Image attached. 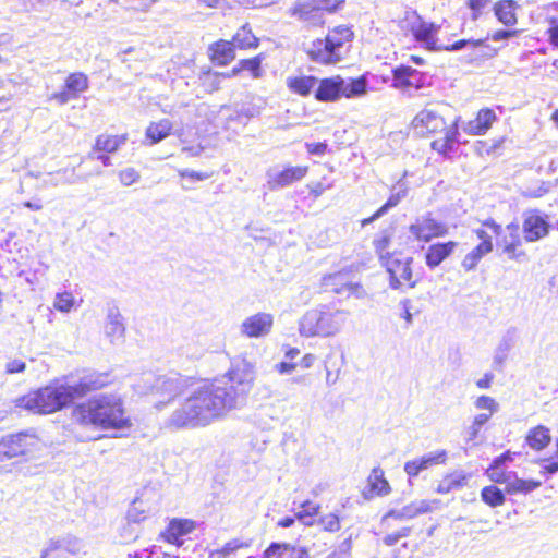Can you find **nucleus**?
I'll list each match as a JSON object with an SVG mask.
<instances>
[{
  "label": "nucleus",
  "mask_w": 558,
  "mask_h": 558,
  "mask_svg": "<svg viewBox=\"0 0 558 558\" xmlns=\"http://www.w3.org/2000/svg\"><path fill=\"white\" fill-rule=\"evenodd\" d=\"M307 166H272L266 170V183L264 187L269 191L286 189L301 181L307 174Z\"/></svg>",
  "instance_id": "obj_10"
},
{
  "label": "nucleus",
  "mask_w": 558,
  "mask_h": 558,
  "mask_svg": "<svg viewBox=\"0 0 558 558\" xmlns=\"http://www.w3.org/2000/svg\"><path fill=\"white\" fill-rule=\"evenodd\" d=\"M88 78L82 72L70 74L64 83L61 92L54 93L51 99L56 100L59 105H65L70 100L77 99L80 94L87 90Z\"/></svg>",
  "instance_id": "obj_18"
},
{
  "label": "nucleus",
  "mask_w": 558,
  "mask_h": 558,
  "mask_svg": "<svg viewBox=\"0 0 558 558\" xmlns=\"http://www.w3.org/2000/svg\"><path fill=\"white\" fill-rule=\"evenodd\" d=\"M457 246L458 243L454 241L429 245L425 255L426 265L430 269L439 266L447 257L453 253Z\"/></svg>",
  "instance_id": "obj_29"
},
{
  "label": "nucleus",
  "mask_w": 558,
  "mask_h": 558,
  "mask_svg": "<svg viewBox=\"0 0 558 558\" xmlns=\"http://www.w3.org/2000/svg\"><path fill=\"white\" fill-rule=\"evenodd\" d=\"M349 317L344 310L330 311L323 306L308 310L299 322V331L303 337L328 338L337 335Z\"/></svg>",
  "instance_id": "obj_4"
},
{
  "label": "nucleus",
  "mask_w": 558,
  "mask_h": 558,
  "mask_svg": "<svg viewBox=\"0 0 558 558\" xmlns=\"http://www.w3.org/2000/svg\"><path fill=\"white\" fill-rule=\"evenodd\" d=\"M106 373H88L77 383L50 385L29 392L16 400V407L33 413L49 414L70 405L75 399L99 390L109 384Z\"/></svg>",
  "instance_id": "obj_2"
},
{
  "label": "nucleus",
  "mask_w": 558,
  "mask_h": 558,
  "mask_svg": "<svg viewBox=\"0 0 558 558\" xmlns=\"http://www.w3.org/2000/svg\"><path fill=\"white\" fill-rule=\"evenodd\" d=\"M289 543L272 542L264 551L263 558H281L284 557Z\"/></svg>",
  "instance_id": "obj_50"
},
{
  "label": "nucleus",
  "mask_w": 558,
  "mask_h": 558,
  "mask_svg": "<svg viewBox=\"0 0 558 558\" xmlns=\"http://www.w3.org/2000/svg\"><path fill=\"white\" fill-rule=\"evenodd\" d=\"M140 178V172L132 167L125 168L119 172V180L124 186H131L136 183Z\"/></svg>",
  "instance_id": "obj_52"
},
{
  "label": "nucleus",
  "mask_w": 558,
  "mask_h": 558,
  "mask_svg": "<svg viewBox=\"0 0 558 558\" xmlns=\"http://www.w3.org/2000/svg\"><path fill=\"white\" fill-rule=\"evenodd\" d=\"M446 478L449 484H452V489L460 488L466 483V476L462 473L450 474Z\"/></svg>",
  "instance_id": "obj_64"
},
{
  "label": "nucleus",
  "mask_w": 558,
  "mask_h": 558,
  "mask_svg": "<svg viewBox=\"0 0 558 558\" xmlns=\"http://www.w3.org/2000/svg\"><path fill=\"white\" fill-rule=\"evenodd\" d=\"M84 548L78 537L68 534L49 539L41 550L40 558H62L64 553L76 555Z\"/></svg>",
  "instance_id": "obj_16"
},
{
  "label": "nucleus",
  "mask_w": 558,
  "mask_h": 558,
  "mask_svg": "<svg viewBox=\"0 0 558 558\" xmlns=\"http://www.w3.org/2000/svg\"><path fill=\"white\" fill-rule=\"evenodd\" d=\"M319 524L325 531L337 532L340 530V520L333 513L326 514L319 519Z\"/></svg>",
  "instance_id": "obj_54"
},
{
  "label": "nucleus",
  "mask_w": 558,
  "mask_h": 558,
  "mask_svg": "<svg viewBox=\"0 0 558 558\" xmlns=\"http://www.w3.org/2000/svg\"><path fill=\"white\" fill-rule=\"evenodd\" d=\"M482 500L490 507H498L505 504L504 493L494 485L486 486L481 492Z\"/></svg>",
  "instance_id": "obj_43"
},
{
  "label": "nucleus",
  "mask_w": 558,
  "mask_h": 558,
  "mask_svg": "<svg viewBox=\"0 0 558 558\" xmlns=\"http://www.w3.org/2000/svg\"><path fill=\"white\" fill-rule=\"evenodd\" d=\"M513 345L512 337L507 335L499 342L494 356V365L501 366L507 359L508 352Z\"/></svg>",
  "instance_id": "obj_44"
},
{
  "label": "nucleus",
  "mask_w": 558,
  "mask_h": 558,
  "mask_svg": "<svg viewBox=\"0 0 558 558\" xmlns=\"http://www.w3.org/2000/svg\"><path fill=\"white\" fill-rule=\"evenodd\" d=\"M172 126V122L169 119L151 122L145 132L146 138L149 140V145L157 144L170 135Z\"/></svg>",
  "instance_id": "obj_35"
},
{
  "label": "nucleus",
  "mask_w": 558,
  "mask_h": 558,
  "mask_svg": "<svg viewBox=\"0 0 558 558\" xmlns=\"http://www.w3.org/2000/svg\"><path fill=\"white\" fill-rule=\"evenodd\" d=\"M459 122L460 117L456 118L454 122L450 128L446 126L445 131V140L453 147V145L458 142L459 137Z\"/></svg>",
  "instance_id": "obj_58"
},
{
  "label": "nucleus",
  "mask_w": 558,
  "mask_h": 558,
  "mask_svg": "<svg viewBox=\"0 0 558 558\" xmlns=\"http://www.w3.org/2000/svg\"><path fill=\"white\" fill-rule=\"evenodd\" d=\"M483 226L489 228L498 236L497 245L502 248V252L510 259H518L520 256L525 255L522 251L518 252V248L522 245L523 236L520 233V225L517 221L508 223L505 229L493 219L485 220Z\"/></svg>",
  "instance_id": "obj_8"
},
{
  "label": "nucleus",
  "mask_w": 558,
  "mask_h": 558,
  "mask_svg": "<svg viewBox=\"0 0 558 558\" xmlns=\"http://www.w3.org/2000/svg\"><path fill=\"white\" fill-rule=\"evenodd\" d=\"M391 240V234L388 231H383L373 242L375 252L378 254L381 264L385 262L388 255H391L387 252Z\"/></svg>",
  "instance_id": "obj_45"
},
{
  "label": "nucleus",
  "mask_w": 558,
  "mask_h": 558,
  "mask_svg": "<svg viewBox=\"0 0 558 558\" xmlns=\"http://www.w3.org/2000/svg\"><path fill=\"white\" fill-rule=\"evenodd\" d=\"M408 193L409 184L402 179L399 180L392 186L390 196L388 197L387 202L380 208H378L372 217L364 219L362 225L365 226L369 222H373L387 214L391 208L396 207L403 198H405Z\"/></svg>",
  "instance_id": "obj_25"
},
{
  "label": "nucleus",
  "mask_w": 558,
  "mask_h": 558,
  "mask_svg": "<svg viewBox=\"0 0 558 558\" xmlns=\"http://www.w3.org/2000/svg\"><path fill=\"white\" fill-rule=\"evenodd\" d=\"M412 128L416 134L424 136L446 130V121L436 110L425 108L414 117Z\"/></svg>",
  "instance_id": "obj_17"
},
{
  "label": "nucleus",
  "mask_w": 558,
  "mask_h": 558,
  "mask_svg": "<svg viewBox=\"0 0 558 558\" xmlns=\"http://www.w3.org/2000/svg\"><path fill=\"white\" fill-rule=\"evenodd\" d=\"M106 338L112 344H121L125 339V324L118 306H110L104 325Z\"/></svg>",
  "instance_id": "obj_19"
},
{
  "label": "nucleus",
  "mask_w": 558,
  "mask_h": 558,
  "mask_svg": "<svg viewBox=\"0 0 558 558\" xmlns=\"http://www.w3.org/2000/svg\"><path fill=\"white\" fill-rule=\"evenodd\" d=\"M262 59L259 57H255L252 59H244L239 62L241 71L247 70L252 73L254 78H259L263 75V71L260 69Z\"/></svg>",
  "instance_id": "obj_48"
},
{
  "label": "nucleus",
  "mask_w": 558,
  "mask_h": 558,
  "mask_svg": "<svg viewBox=\"0 0 558 558\" xmlns=\"http://www.w3.org/2000/svg\"><path fill=\"white\" fill-rule=\"evenodd\" d=\"M422 74L409 65H400L392 70L393 86L397 88L415 87L421 85Z\"/></svg>",
  "instance_id": "obj_28"
},
{
  "label": "nucleus",
  "mask_w": 558,
  "mask_h": 558,
  "mask_svg": "<svg viewBox=\"0 0 558 558\" xmlns=\"http://www.w3.org/2000/svg\"><path fill=\"white\" fill-rule=\"evenodd\" d=\"M125 136L99 135L96 138L94 150L111 154L117 151L119 147L125 143Z\"/></svg>",
  "instance_id": "obj_40"
},
{
  "label": "nucleus",
  "mask_w": 558,
  "mask_h": 558,
  "mask_svg": "<svg viewBox=\"0 0 558 558\" xmlns=\"http://www.w3.org/2000/svg\"><path fill=\"white\" fill-rule=\"evenodd\" d=\"M72 415L82 425H94L105 429L129 425L122 401L114 395H99L82 402L74 408Z\"/></svg>",
  "instance_id": "obj_3"
},
{
  "label": "nucleus",
  "mask_w": 558,
  "mask_h": 558,
  "mask_svg": "<svg viewBox=\"0 0 558 558\" xmlns=\"http://www.w3.org/2000/svg\"><path fill=\"white\" fill-rule=\"evenodd\" d=\"M255 380V366L236 360L222 377L195 389L171 412L166 425L174 429L198 428L211 424L241 407Z\"/></svg>",
  "instance_id": "obj_1"
},
{
  "label": "nucleus",
  "mask_w": 558,
  "mask_h": 558,
  "mask_svg": "<svg viewBox=\"0 0 558 558\" xmlns=\"http://www.w3.org/2000/svg\"><path fill=\"white\" fill-rule=\"evenodd\" d=\"M288 13L311 26H318L324 23V13L317 10L313 0L298 1L288 10Z\"/></svg>",
  "instance_id": "obj_21"
},
{
  "label": "nucleus",
  "mask_w": 558,
  "mask_h": 558,
  "mask_svg": "<svg viewBox=\"0 0 558 558\" xmlns=\"http://www.w3.org/2000/svg\"><path fill=\"white\" fill-rule=\"evenodd\" d=\"M313 2L314 5L317 7V10L323 13L324 11L335 12L344 0H313Z\"/></svg>",
  "instance_id": "obj_57"
},
{
  "label": "nucleus",
  "mask_w": 558,
  "mask_h": 558,
  "mask_svg": "<svg viewBox=\"0 0 558 558\" xmlns=\"http://www.w3.org/2000/svg\"><path fill=\"white\" fill-rule=\"evenodd\" d=\"M517 4L513 0H502L495 4V15L505 25L511 26L517 23Z\"/></svg>",
  "instance_id": "obj_38"
},
{
  "label": "nucleus",
  "mask_w": 558,
  "mask_h": 558,
  "mask_svg": "<svg viewBox=\"0 0 558 558\" xmlns=\"http://www.w3.org/2000/svg\"><path fill=\"white\" fill-rule=\"evenodd\" d=\"M288 13L311 26H318L324 23V13L317 10L313 0L298 1L288 10Z\"/></svg>",
  "instance_id": "obj_22"
},
{
  "label": "nucleus",
  "mask_w": 558,
  "mask_h": 558,
  "mask_svg": "<svg viewBox=\"0 0 558 558\" xmlns=\"http://www.w3.org/2000/svg\"><path fill=\"white\" fill-rule=\"evenodd\" d=\"M509 472L510 471L504 470L502 466L495 468V464H490L487 469V475L489 478L499 484H506Z\"/></svg>",
  "instance_id": "obj_55"
},
{
  "label": "nucleus",
  "mask_w": 558,
  "mask_h": 558,
  "mask_svg": "<svg viewBox=\"0 0 558 558\" xmlns=\"http://www.w3.org/2000/svg\"><path fill=\"white\" fill-rule=\"evenodd\" d=\"M307 54L311 60L323 64L336 63L341 59L340 52L331 47L326 38L314 40L307 49Z\"/></svg>",
  "instance_id": "obj_24"
},
{
  "label": "nucleus",
  "mask_w": 558,
  "mask_h": 558,
  "mask_svg": "<svg viewBox=\"0 0 558 558\" xmlns=\"http://www.w3.org/2000/svg\"><path fill=\"white\" fill-rule=\"evenodd\" d=\"M196 527V523L189 519H172L167 529V539L172 544L180 545V538L190 534Z\"/></svg>",
  "instance_id": "obj_33"
},
{
  "label": "nucleus",
  "mask_w": 558,
  "mask_h": 558,
  "mask_svg": "<svg viewBox=\"0 0 558 558\" xmlns=\"http://www.w3.org/2000/svg\"><path fill=\"white\" fill-rule=\"evenodd\" d=\"M353 37V32L344 25H340L333 28L327 36L326 39L329 41V45L333 47L338 52L343 47L345 43L351 41Z\"/></svg>",
  "instance_id": "obj_41"
},
{
  "label": "nucleus",
  "mask_w": 558,
  "mask_h": 558,
  "mask_svg": "<svg viewBox=\"0 0 558 558\" xmlns=\"http://www.w3.org/2000/svg\"><path fill=\"white\" fill-rule=\"evenodd\" d=\"M497 117L489 108L481 109L475 119L461 125L462 130L470 135H484L492 126Z\"/></svg>",
  "instance_id": "obj_26"
},
{
  "label": "nucleus",
  "mask_w": 558,
  "mask_h": 558,
  "mask_svg": "<svg viewBox=\"0 0 558 558\" xmlns=\"http://www.w3.org/2000/svg\"><path fill=\"white\" fill-rule=\"evenodd\" d=\"M489 418H490V414H486V413L477 414L474 417L472 424L468 428V432H466L468 433V438H466V440L468 441H473L478 436V433H480L482 426L484 424H486Z\"/></svg>",
  "instance_id": "obj_47"
},
{
  "label": "nucleus",
  "mask_w": 558,
  "mask_h": 558,
  "mask_svg": "<svg viewBox=\"0 0 558 558\" xmlns=\"http://www.w3.org/2000/svg\"><path fill=\"white\" fill-rule=\"evenodd\" d=\"M26 369V363L21 359H13L7 362L5 373L17 374L23 373Z\"/></svg>",
  "instance_id": "obj_59"
},
{
  "label": "nucleus",
  "mask_w": 558,
  "mask_h": 558,
  "mask_svg": "<svg viewBox=\"0 0 558 558\" xmlns=\"http://www.w3.org/2000/svg\"><path fill=\"white\" fill-rule=\"evenodd\" d=\"M492 251L493 243H480L464 256L461 266L464 268L465 271H471L475 269L480 260Z\"/></svg>",
  "instance_id": "obj_37"
},
{
  "label": "nucleus",
  "mask_w": 558,
  "mask_h": 558,
  "mask_svg": "<svg viewBox=\"0 0 558 558\" xmlns=\"http://www.w3.org/2000/svg\"><path fill=\"white\" fill-rule=\"evenodd\" d=\"M447 461V451L441 449L435 452H428L420 458L408 461L404 464V472L409 477L417 476L422 471L433 465L444 464Z\"/></svg>",
  "instance_id": "obj_23"
},
{
  "label": "nucleus",
  "mask_w": 558,
  "mask_h": 558,
  "mask_svg": "<svg viewBox=\"0 0 558 558\" xmlns=\"http://www.w3.org/2000/svg\"><path fill=\"white\" fill-rule=\"evenodd\" d=\"M186 380L179 374L155 377L150 385V395L155 397V408L160 410L175 397L183 393Z\"/></svg>",
  "instance_id": "obj_9"
},
{
  "label": "nucleus",
  "mask_w": 558,
  "mask_h": 558,
  "mask_svg": "<svg viewBox=\"0 0 558 558\" xmlns=\"http://www.w3.org/2000/svg\"><path fill=\"white\" fill-rule=\"evenodd\" d=\"M318 83V78L313 75H296V76H288L286 80V84L288 89L302 97H306L311 95L312 92L315 93V87Z\"/></svg>",
  "instance_id": "obj_30"
},
{
  "label": "nucleus",
  "mask_w": 558,
  "mask_h": 558,
  "mask_svg": "<svg viewBox=\"0 0 558 558\" xmlns=\"http://www.w3.org/2000/svg\"><path fill=\"white\" fill-rule=\"evenodd\" d=\"M551 440L549 429L543 425H538L527 433L525 437L526 444L536 451L547 447Z\"/></svg>",
  "instance_id": "obj_36"
},
{
  "label": "nucleus",
  "mask_w": 558,
  "mask_h": 558,
  "mask_svg": "<svg viewBox=\"0 0 558 558\" xmlns=\"http://www.w3.org/2000/svg\"><path fill=\"white\" fill-rule=\"evenodd\" d=\"M484 43H485L484 39H477V40H474V39H461V40H458V41L453 43L450 46H442V50L459 51V50H462L465 47L476 48V47L483 46Z\"/></svg>",
  "instance_id": "obj_53"
},
{
  "label": "nucleus",
  "mask_w": 558,
  "mask_h": 558,
  "mask_svg": "<svg viewBox=\"0 0 558 558\" xmlns=\"http://www.w3.org/2000/svg\"><path fill=\"white\" fill-rule=\"evenodd\" d=\"M232 43L235 48L251 49L258 46V38L252 33L248 24H245L232 37Z\"/></svg>",
  "instance_id": "obj_39"
},
{
  "label": "nucleus",
  "mask_w": 558,
  "mask_h": 558,
  "mask_svg": "<svg viewBox=\"0 0 558 558\" xmlns=\"http://www.w3.org/2000/svg\"><path fill=\"white\" fill-rule=\"evenodd\" d=\"M474 405L478 410H488L487 414H490V416L494 413H496L498 411V409H499V405L496 402V400L494 398H492V397H488V396H481V397H478L475 400Z\"/></svg>",
  "instance_id": "obj_51"
},
{
  "label": "nucleus",
  "mask_w": 558,
  "mask_h": 558,
  "mask_svg": "<svg viewBox=\"0 0 558 558\" xmlns=\"http://www.w3.org/2000/svg\"><path fill=\"white\" fill-rule=\"evenodd\" d=\"M307 153L311 155L323 156L327 151L326 143H306Z\"/></svg>",
  "instance_id": "obj_63"
},
{
  "label": "nucleus",
  "mask_w": 558,
  "mask_h": 558,
  "mask_svg": "<svg viewBox=\"0 0 558 558\" xmlns=\"http://www.w3.org/2000/svg\"><path fill=\"white\" fill-rule=\"evenodd\" d=\"M547 23L546 34L548 35V40L553 46L558 47V16L548 17Z\"/></svg>",
  "instance_id": "obj_56"
},
{
  "label": "nucleus",
  "mask_w": 558,
  "mask_h": 558,
  "mask_svg": "<svg viewBox=\"0 0 558 558\" xmlns=\"http://www.w3.org/2000/svg\"><path fill=\"white\" fill-rule=\"evenodd\" d=\"M412 257H401L399 255H388L383 266L389 274V287L393 290L404 291L416 286L417 280L413 279Z\"/></svg>",
  "instance_id": "obj_7"
},
{
  "label": "nucleus",
  "mask_w": 558,
  "mask_h": 558,
  "mask_svg": "<svg viewBox=\"0 0 558 558\" xmlns=\"http://www.w3.org/2000/svg\"><path fill=\"white\" fill-rule=\"evenodd\" d=\"M232 40H219L210 45L211 60L218 65H227L235 58Z\"/></svg>",
  "instance_id": "obj_34"
},
{
  "label": "nucleus",
  "mask_w": 558,
  "mask_h": 558,
  "mask_svg": "<svg viewBox=\"0 0 558 558\" xmlns=\"http://www.w3.org/2000/svg\"><path fill=\"white\" fill-rule=\"evenodd\" d=\"M74 305V298L70 292L58 293L54 298L53 306L56 310L68 313Z\"/></svg>",
  "instance_id": "obj_49"
},
{
  "label": "nucleus",
  "mask_w": 558,
  "mask_h": 558,
  "mask_svg": "<svg viewBox=\"0 0 558 558\" xmlns=\"http://www.w3.org/2000/svg\"><path fill=\"white\" fill-rule=\"evenodd\" d=\"M432 510L430 504L427 500H416L413 501L403 508L397 510H389L383 518V520L387 519H396V520H410L418 514L427 513Z\"/></svg>",
  "instance_id": "obj_27"
},
{
  "label": "nucleus",
  "mask_w": 558,
  "mask_h": 558,
  "mask_svg": "<svg viewBox=\"0 0 558 558\" xmlns=\"http://www.w3.org/2000/svg\"><path fill=\"white\" fill-rule=\"evenodd\" d=\"M322 286L326 292L335 294L353 295L356 299H363L366 295L364 288L359 282H352L349 279L348 272L340 271L325 276Z\"/></svg>",
  "instance_id": "obj_14"
},
{
  "label": "nucleus",
  "mask_w": 558,
  "mask_h": 558,
  "mask_svg": "<svg viewBox=\"0 0 558 558\" xmlns=\"http://www.w3.org/2000/svg\"><path fill=\"white\" fill-rule=\"evenodd\" d=\"M522 236L527 243H534L546 238L551 229L548 215L539 209H525L522 215Z\"/></svg>",
  "instance_id": "obj_11"
},
{
  "label": "nucleus",
  "mask_w": 558,
  "mask_h": 558,
  "mask_svg": "<svg viewBox=\"0 0 558 558\" xmlns=\"http://www.w3.org/2000/svg\"><path fill=\"white\" fill-rule=\"evenodd\" d=\"M542 485L541 482L534 480L520 478L515 472L511 471L508 474V480L505 484L506 493L514 494H529Z\"/></svg>",
  "instance_id": "obj_32"
},
{
  "label": "nucleus",
  "mask_w": 558,
  "mask_h": 558,
  "mask_svg": "<svg viewBox=\"0 0 558 558\" xmlns=\"http://www.w3.org/2000/svg\"><path fill=\"white\" fill-rule=\"evenodd\" d=\"M432 148L445 156L448 155L453 149V147L445 138L433 141Z\"/></svg>",
  "instance_id": "obj_62"
},
{
  "label": "nucleus",
  "mask_w": 558,
  "mask_h": 558,
  "mask_svg": "<svg viewBox=\"0 0 558 558\" xmlns=\"http://www.w3.org/2000/svg\"><path fill=\"white\" fill-rule=\"evenodd\" d=\"M302 510H300L296 514H295V518L299 519L300 521H302L305 525H312L313 522L308 519L313 518L314 515H316L319 511V505L317 504H314L312 501H304L302 505Z\"/></svg>",
  "instance_id": "obj_46"
},
{
  "label": "nucleus",
  "mask_w": 558,
  "mask_h": 558,
  "mask_svg": "<svg viewBox=\"0 0 558 558\" xmlns=\"http://www.w3.org/2000/svg\"><path fill=\"white\" fill-rule=\"evenodd\" d=\"M74 170L69 173L68 169H60L56 172L49 173L47 178L43 180V185L48 187H57L59 185L74 184Z\"/></svg>",
  "instance_id": "obj_42"
},
{
  "label": "nucleus",
  "mask_w": 558,
  "mask_h": 558,
  "mask_svg": "<svg viewBox=\"0 0 558 558\" xmlns=\"http://www.w3.org/2000/svg\"><path fill=\"white\" fill-rule=\"evenodd\" d=\"M368 493H364L365 498L376 496H387L391 488L388 481L384 476V471L377 466L374 468L367 478Z\"/></svg>",
  "instance_id": "obj_31"
},
{
  "label": "nucleus",
  "mask_w": 558,
  "mask_h": 558,
  "mask_svg": "<svg viewBox=\"0 0 558 558\" xmlns=\"http://www.w3.org/2000/svg\"><path fill=\"white\" fill-rule=\"evenodd\" d=\"M401 28L411 33L414 39L429 51H441L437 43L440 25L424 21L415 11H405Z\"/></svg>",
  "instance_id": "obj_6"
},
{
  "label": "nucleus",
  "mask_w": 558,
  "mask_h": 558,
  "mask_svg": "<svg viewBox=\"0 0 558 558\" xmlns=\"http://www.w3.org/2000/svg\"><path fill=\"white\" fill-rule=\"evenodd\" d=\"M272 316L268 313H257L243 320L241 333L248 338H260L267 336L272 327Z\"/></svg>",
  "instance_id": "obj_20"
},
{
  "label": "nucleus",
  "mask_w": 558,
  "mask_h": 558,
  "mask_svg": "<svg viewBox=\"0 0 558 558\" xmlns=\"http://www.w3.org/2000/svg\"><path fill=\"white\" fill-rule=\"evenodd\" d=\"M179 175L181 178H187V179L196 180V181H204V180H207L210 178V173L198 172V171H194V170H190V169L179 170Z\"/></svg>",
  "instance_id": "obj_61"
},
{
  "label": "nucleus",
  "mask_w": 558,
  "mask_h": 558,
  "mask_svg": "<svg viewBox=\"0 0 558 558\" xmlns=\"http://www.w3.org/2000/svg\"><path fill=\"white\" fill-rule=\"evenodd\" d=\"M367 81L364 76L342 78L332 76L319 80L315 87V99L322 102L337 101L341 97L353 98L366 94Z\"/></svg>",
  "instance_id": "obj_5"
},
{
  "label": "nucleus",
  "mask_w": 558,
  "mask_h": 558,
  "mask_svg": "<svg viewBox=\"0 0 558 558\" xmlns=\"http://www.w3.org/2000/svg\"><path fill=\"white\" fill-rule=\"evenodd\" d=\"M37 445V438L27 433L8 435L0 440V461L28 453Z\"/></svg>",
  "instance_id": "obj_13"
},
{
  "label": "nucleus",
  "mask_w": 558,
  "mask_h": 558,
  "mask_svg": "<svg viewBox=\"0 0 558 558\" xmlns=\"http://www.w3.org/2000/svg\"><path fill=\"white\" fill-rule=\"evenodd\" d=\"M160 498L153 489H144L143 493L132 502L128 510V520L140 523L147 515L155 514L159 510Z\"/></svg>",
  "instance_id": "obj_15"
},
{
  "label": "nucleus",
  "mask_w": 558,
  "mask_h": 558,
  "mask_svg": "<svg viewBox=\"0 0 558 558\" xmlns=\"http://www.w3.org/2000/svg\"><path fill=\"white\" fill-rule=\"evenodd\" d=\"M284 558H310L308 550L305 547L289 544Z\"/></svg>",
  "instance_id": "obj_60"
},
{
  "label": "nucleus",
  "mask_w": 558,
  "mask_h": 558,
  "mask_svg": "<svg viewBox=\"0 0 558 558\" xmlns=\"http://www.w3.org/2000/svg\"><path fill=\"white\" fill-rule=\"evenodd\" d=\"M409 233L416 241L427 243L434 238L445 236L448 233V227L436 220L430 213H426L416 217L409 226Z\"/></svg>",
  "instance_id": "obj_12"
}]
</instances>
